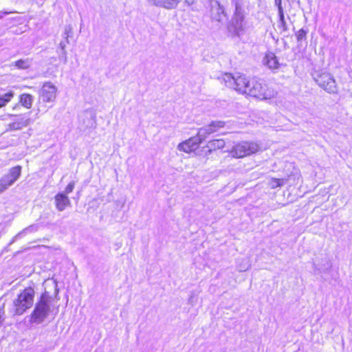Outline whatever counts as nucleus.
I'll list each match as a JSON object with an SVG mask.
<instances>
[{
	"label": "nucleus",
	"mask_w": 352,
	"mask_h": 352,
	"mask_svg": "<svg viewBox=\"0 0 352 352\" xmlns=\"http://www.w3.org/2000/svg\"><path fill=\"white\" fill-rule=\"evenodd\" d=\"M231 19L228 23V36L241 39L245 31V12L244 6H235Z\"/></svg>",
	"instance_id": "f257e3e1"
},
{
	"label": "nucleus",
	"mask_w": 352,
	"mask_h": 352,
	"mask_svg": "<svg viewBox=\"0 0 352 352\" xmlns=\"http://www.w3.org/2000/svg\"><path fill=\"white\" fill-rule=\"evenodd\" d=\"M52 297L48 292L43 293L35 304L34 308L30 316V322L32 324H42L48 317L51 309Z\"/></svg>",
	"instance_id": "f03ea898"
},
{
	"label": "nucleus",
	"mask_w": 352,
	"mask_h": 352,
	"mask_svg": "<svg viewBox=\"0 0 352 352\" xmlns=\"http://www.w3.org/2000/svg\"><path fill=\"white\" fill-rule=\"evenodd\" d=\"M34 296L35 291L33 287H28L23 289L13 300L11 309L12 315H22L31 308L34 303Z\"/></svg>",
	"instance_id": "7ed1b4c3"
},
{
	"label": "nucleus",
	"mask_w": 352,
	"mask_h": 352,
	"mask_svg": "<svg viewBox=\"0 0 352 352\" xmlns=\"http://www.w3.org/2000/svg\"><path fill=\"white\" fill-rule=\"evenodd\" d=\"M248 95L259 98L261 100H268L274 98L277 92L265 83V82L256 78H251Z\"/></svg>",
	"instance_id": "20e7f679"
},
{
	"label": "nucleus",
	"mask_w": 352,
	"mask_h": 352,
	"mask_svg": "<svg viewBox=\"0 0 352 352\" xmlns=\"http://www.w3.org/2000/svg\"><path fill=\"white\" fill-rule=\"evenodd\" d=\"M221 80L224 82L226 87L235 89L241 94H248V89L250 84L251 79H248L243 74H237L233 76L231 74H225Z\"/></svg>",
	"instance_id": "39448f33"
},
{
	"label": "nucleus",
	"mask_w": 352,
	"mask_h": 352,
	"mask_svg": "<svg viewBox=\"0 0 352 352\" xmlns=\"http://www.w3.org/2000/svg\"><path fill=\"white\" fill-rule=\"evenodd\" d=\"M260 150V146L253 142H241L235 144L230 153L234 157L241 158L255 153Z\"/></svg>",
	"instance_id": "423d86ee"
},
{
	"label": "nucleus",
	"mask_w": 352,
	"mask_h": 352,
	"mask_svg": "<svg viewBox=\"0 0 352 352\" xmlns=\"http://www.w3.org/2000/svg\"><path fill=\"white\" fill-rule=\"evenodd\" d=\"M21 167L16 166L11 168L9 172L0 179V194L11 186L20 177Z\"/></svg>",
	"instance_id": "0eeeda50"
},
{
	"label": "nucleus",
	"mask_w": 352,
	"mask_h": 352,
	"mask_svg": "<svg viewBox=\"0 0 352 352\" xmlns=\"http://www.w3.org/2000/svg\"><path fill=\"white\" fill-rule=\"evenodd\" d=\"M316 83L329 93L337 92L336 82L333 77L329 73H322L315 77Z\"/></svg>",
	"instance_id": "6e6552de"
},
{
	"label": "nucleus",
	"mask_w": 352,
	"mask_h": 352,
	"mask_svg": "<svg viewBox=\"0 0 352 352\" xmlns=\"http://www.w3.org/2000/svg\"><path fill=\"white\" fill-rule=\"evenodd\" d=\"M56 87L51 82L43 84L39 92V100L43 103L52 102L56 97Z\"/></svg>",
	"instance_id": "1a4fd4ad"
},
{
	"label": "nucleus",
	"mask_w": 352,
	"mask_h": 352,
	"mask_svg": "<svg viewBox=\"0 0 352 352\" xmlns=\"http://www.w3.org/2000/svg\"><path fill=\"white\" fill-rule=\"evenodd\" d=\"M224 126L225 122L223 121H212L209 124L200 128L197 135L199 136V140L204 142L209 135L217 132L219 129L223 128Z\"/></svg>",
	"instance_id": "9d476101"
},
{
	"label": "nucleus",
	"mask_w": 352,
	"mask_h": 352,
	"mask_svg": "<svg viewBox=\"0 0 352 352\" xmlns=\"http://www.w3.org/2000/svg\"><path fill=\"white\" fill-rule=\"evenodd\" d=\"M80 127L82 129L94 128L96 126V114L94 111L88 109L80 116Z\"/></svg>",
	"instance_id": "9b49d317"
},
{
	"label": "nucleus",
	"mask_w": 352,
	"mask_h": 352,
	"mask_svg": "<svg viewBox=\"0 0 352 352\" xmlns=\"http://www.w3.org/2000/svg\"><path fill=\"white\" fill-rule=\"evenodd\" d=\"M203 141L199 140L197 135L188 140L183 142L178 145V149L186 153H190L195 151Z\"/></svg>",
	"instance_id": "f8f14e48"
},
{
	"label": "nucleus",
	"mask_w": 352,
	"mask_h": 352,
	"mask_svg": "<svg viewBox=\"0 0 352 352\" xmlns=\"http://www.w3.org/2000/svg\"><path fill=\"white\" fill-rule=\"evenodd\" d=\"M195 0H185V3L188 6L192 5ZM182 0H148L150 3L166 9H174Z\"/></svg>",
	"instance_id": "ddd939ff"
},
{
	"label": "nucleus",
	"mask_w": 352,
	"mask_h": 352,
	"mask_svg": "<svg viewBox=\"0 0 352 352\" xmlns=\"http://www.w3.org/2000/svg\"><path fill=\"white\" fill-rule=\"evenodd\" d=\"M15 119L14 121L8 124V127L10 130H19L23 127L27 126L30 122L29 114H21L19 116H13Z\"/></svg>",
	"instance_id": "4468645a"
},
{
	"label": "nucleus",
	"mask_w": 352,
	"mask_h": 352,
	"mask_svg": "<svg viewBox=\"0 0 352 352\" xmlns=\"http://www.w3.org/2000/svg\"><path fill=\"white\" fill-rule=\"evenodd\" d=\"M56 208L58 211H63L71 206L69 197L63 192H58L54 197Z\"/></svg>",
	"instance_id": "2eb2a0df"
},
{
	"label": "nucleus",
	"mask_w": 352,
	"mask_h": 352,
	"mask_svg": "<svg viewBox=\"0 0 352 352\" xmlns=\"http://www.w3.org/2000/svg\"><path fill=\"white\" fill-rule=\"evenodd\" d=\"M212 6V19L218 22H222L227 19V14L223 6L219 3L213 4Z\"/></svg>",
	"instance_id": "dca6fc26"
},
{
	"label": "nucleus",
	"mask_w": 352,
	"mask_h": 352,
	"mask_svg": "<svg viewBox=\"0 0 352 352\" xmlns=\"http://www.w3.org/2000/svg\"><path fill=\"white\" fill-rule=\"evenodd\" d=\"M263 63L271 69H276L279 67V63L277 57L271 52L265 54L263 58Z\"/></svg>",
	"instance_id": "f3484780"
},
{
	"label": "nucleus",
	"mask_w": 352,
	"mask_h": 352,
	"mask_svg": "<svg viewBox=\"0 0 352 352\" xmlns=\"http://www.w3.org/2000/svg\"><path fill=\"white\" fill-rule=\"evenodd\" d=\"M34 100V97L28 94H23L20 96L19 102L22 106L27 109H30Z\"/></svg>",
	"instance_id": "a211bd4d"
},
{
	"label": "nucleus",
	"mask_w": 352,
	"mask_h": 352,
	"mask_svg": "<svg viewBox=\"0 0 352 352\" xmlns=\"http://www.w3.org/2000/svg\"><path fill=\"white\" fill-rule=\"evenodd\" d=\"M14 94L12 91H8L3 94H0V108L8 103L14 97Z\"/></svg>",
	"instance_id": "6ab92c4d"
},
{
	"label": "nucleus",
	"mask_w": 352,
	"mask_h": 352,
	"mask_svg": "<svg viewBox=\"0 0 352 352\" xmlns=\"http://www.w3.org/2000/svg\"><path fill=\"white\" fill-rule=\"evenodd\" d=\"M225 146V141L222 139L213 140L208 142V147L210 149H220Z\"/></svg>",
	"instance_id": "aec40b11"
},
{
	"label": "nucleus",
	"mask_w": 352,
	"mask_h": 352,
	"mask_svg": "<svg viewBox=\"0 0 352 352\" xmlns=\"http://www.w3.org/2000/svg\"><path fill=\"white\" fill-rule=\"evenodd\" d=\"M14 65L19 69H28L30 66V62L28 59H20L14 63Z\"/></svg>",
	"instance_id": "412c9836"
},
{
	"label": "nucleus",
	"mask_w": 352,
	"mask_h": 352,
	"mask_svg": "<svg viewBox=\"0 0 352 352\" xmlns=\"http://www.w3.org/2000/svg\"><path fill=\"white\" fill-rule=\"evenodd\" d=\"M37 230H38L37 225H35V224L31 225V226L27 227L26 228L23 229L22 232H21L16 236V237L20 236L21 235L27 234L30 232H36V231H37Z\"/></svg>",
	"instance_id": "4be33fe9"
},
{
	"label": "nucleus",
	"mask_w": 352,
	"mask_h": 352,
	"mask_svg": "<svg viewBox=\"0 0 352 352\" xmlns=\"http://www.w3.org/2000/svg\"><path fill=\"white\" fill-rule=\"evenodd\" d=\"M284 184V179H273L271 182V186L272 188L280 187Z\"/></svg>",
	"instance_id": "5701e85b"
},
{
	"label": "nucleus",
	"mask_w": 352,
	"mask_h": 352,
	"mask_svg": "<svg viewBox=\"0 0 352 352\" xmlns=\"http://www.w3.org/2000/svg\"><path fill=\"white\" fill-rule=\"evenodd\" d=\"M296 36L298 42H300V41L306 38L307 31L302 28L296 34Z\"/></svg>",
	"instance_id": "b1692460"
},
{
	"label": "nucleus",
	"mask_w": 352,
	"mask_h": 352,
	"mask_svg": "<svg viewBox=\"0 0 352 352\" xmlns=\"http://www.w3.org/2000/svg\"><path fill=\"white\" fill-rule=\"evenodd\" d=\"M64 34L65 36V39L67 40V43H69L68 38L69 36H72V27L70 25L65 26Z\"/></svg>",
	"instance_id": "393cba45"
},
{
	"label": "nucleus",
	"mask_w": 352,
	"mask_h": 352,
	"mask_svg": "<svg viewBox=\"0 0 352 352\" xmlns=\"http://www.w3.org/2000/svg\"><path fill=\"white\" fill-rule=\"evenodd\" d=\"M74 186H75V182H71L68 184V185L66 186L64 192H63V193H65V195L67 196L68 194L71 193L74 188Z\"/></svg>",
	"instance_id": "a878e982"
},
{
	"label": "nucleus",
	"mask_w": 352,
	"mask_h": 352,
	"mask_svg": "<svg viewBox=\"0 0 352 352\" xmlns=\"http://www.w3.org/2000/svg\"><path fill=\"white\" fill-rule=\"evenodd\" d=\"M278 28L282 30V32H286L288 30V27L285 21H278Z\"/></svg>",
	"instance_id": "bb28decb"
},
{
	"label": "nucleus",
	"mask_w": 352,
	"mask_h": 352,
	"mask_svg": "<svg viewBox=\"0 0 352 352\" xmlns=\"http://www.w3.org/2000/svg\"><path fill=\"white\" fill-rule=\"evenodd\" d=\"M230 1L233 7L244 6L243 0H230Z\"/></svg>",
	"instance_id": "cd10ccee"
},
{
	"label": "nucleus",
	"mask_w": 352,
	"mask_h": 352,
	"mask_svg": "<svg viewBox=\"0 0 352 352\" xmlns=\"http://www.w3.org/2000/svg\"><path fill=\"white\" fill-rule=\"evenodd\" d=\"M196 301H197L196 296L193 294H192L188 298V303L190 304L191 305H194L195 304Z\"/></svg>",
	"instance_id": "c85d7f7f"
},
{
	"label": "nucleus",
	"mask_w": 352,
	"mask_h": 352,
	"mask_svg": "<svg viewBox=\"0 0 352 352\" xmlns=\"http://www.w3.org/2000/svg\"><path fill=\"white\" fill-rule=\"evenodd\" d=\"M278 18H279L278 21H285V16H284L283 9H280V10H278Z\"/></svg>",
	"instance_id": "c756f323"
},
{
	"label": "nucleus",
	"mask_w": 352,
	"mask_h": 352,
	"mask_svg": "<svg viewBox=\"0 0 352 352\" xmlns=\"http://www.w3.org/2000/svg\"><path fill=\"white\" fill-rule=\"evenodd\" d=\"M60 59L64 62V63H66L67 61V52L66 51H64L63 52H61V54H60Z\"/></svg>",
	"instance_id": "7c9ffc66"
},
{
	"label": "nucleus",
	"mask_w": 352,
	"mask_h": 352,
	"mask_svg": "<svg viewBox=\"0 0 352 352\" xmlns=\"http://www.w3.org/2000/svg\"><path fill=\"white\" fill-rule=\"evenodd\" d=\"M274 4L277 7L278 10L280 9H283L282 6V0H274Z\"/></svg>",
	"instance_id": "2f4dec72"
},
{
	"label": "nucleus",
	"mask_w": 352,
	"mask_h": 352,
	"mask_svg": "<svg viewBox=\"0 0 352 352\" xmlns=\"http://www.w3.org/2000/svg\"><path fill=\"white\" fill-rule=\"evenodd\" d=\"M4 314H5L4 307L2 306L1 307H0V324L4 320V318H3Z\"/></svg>",
	"instance_id": "473e14b6"
},
{
	"label": "nucleus",
	"mask_w": 352,
	"mask_h": 352,
	"mask_svg": "<svg viewBox=\"0 0 352 352\" xmlns=\"http://www.w3.org/2000/svg\"><path fill=\"white\" fill-rule=\"evenodd\" d=\"M67 41H61L59 44V46L61 49V52H63L64 51H66L65 50V47H66V44H67Z\"/></svg>",
	"instance_id": "72a5a7b5"
},
{
	"label": "nucleus",
	"mask_w": 352,
	"mask_h": 352,
	"mask_svg": "<svg viewBox=\"0 0 352 352\" xmlns=\"http://www.w3.org/2000/svg\"><path fill=\"white\" fill-rule=\"evenodd\" d=\"M249 267H250L249 263H247L244 266H240L239 267V270L241 271V272L246 271L247 270H248Z\"/></svg>",
	"instance_id": "f704fd0d"
},
{
	"label": "nucleus",
	"mask_w": 352,
	"mask_h": 352,
	"mask_svg": "<svg viewBox=\"0 0 352 352\" xmlns=\"http://www.w3.org/2000/svg\"><path fill=\"white\" fill-rule=\"evenodd\" d=\"M314 267L315 270H318L320 271L322 270L321 268H317V267H316L315 263H314ZM330 267H331V265L328 263V266L327 267L326 270H328ZM324 270H325V269H322V271H324Z\"/></svg>",
	"instance_id": "c9c22d12"
},
{
	"label": "nucleus",
	"mask_w": 352,
	"mask_h": 352,
	"mask_svg": "<svg viewBox=\"0 0 352 352\" xmlns=\"http://www.w3.org/2000/svg\"><path fill=\"white\" fill-rule=\"evenodd\" d=\"M210 1V3H211V6H214L213 4H215V3H220L219 2V0H208Z\"/></svg>",
	"instance_id": "e433bc0d"
},
{
	"label": "nucleus",
	"mask_w": 352,
	"mask_h": 352,
	"mask_svg": "<svg viewBox=\"0 0 352 352\" xmlns=\"http://www.w3.org/2000/svg\"><path fill=\"white\" fill-rule=\"evenodd\" d=\"M36 3L42 5L45 0H36Z\"/></svg>",
	"instance_id": "4c0bfd02"
},
{
	"label": "nucleus",
	"mask_w": 352,
	"mask_h": 352,
	"mask_svg": "<svg viewBox=\"0 0 352 352\" xmlns=\"http://www.w3.org/2000/svg\"><path fill=\"white\" fill-rule=\"evenodd\" d=\"M8 14V12H0V19H1L4 15Z\"/></svg>",
	"instance_id": "58836bf2"
}]
</instances>
